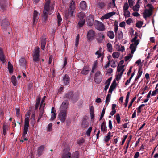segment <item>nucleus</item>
<instances>
[{
	"mask_svg": "<svg viewBox=\"0 0 158 158\" xmlns=\"http://www.w3.org/2000/svg\"><path fill=\"white\" fill-rule=\"evenodd\" d=\"M46 1L42 16L43 20L44 21H46L48 15L52 13L54 9L53 5L50 3V0H46Z\"/></svg>",
	"mask_w": 158,
	"mask_h": 158,
	"instance_id": "nucleus-1",
	"label": "nucleus"
},
{
	"mask_svg": "<svg viewBox=\"0 0 158 158\" xmlns=\"http://www.w3.org/2000/svg\"><path fill=\"white\" fill-rule=\"evenodd\" d=\"M75 1L72 0L70 2L68 11L65 12V16L67 19H68L69 18L75 15Z\"/></svg>",
	"mask_w": 158,
	"mask_h": 158,
	"instance_id": "nucleus-2",
	"label": "nucleus"
},
{
	"mask_svg": "<svg viewBox=\"0 0 158 158\" xmlns=\"http://www.w3.org/2000/svg\"><path fill=\"white\" fill-rule=\"evenodd\" d=\"M138 37V36L137 35H135V36L131 40V42L133 43L131 44L130 48L132 54H133L136 51L137 46L139 43V41L137 39Z\"/></svg>",
	"mask_w": 158,
	"mask_h": 158,
	"instance_id": "nucleus-3",
	"label": "nucleus"
},
{
	"mask_svg": "<svg viewBox=\"0 0 158 158\" xmlns=\"http://www.w3.org/2000/svg\"><path fill=\"white\" fill-rule=\"evenodd\" d=\"M40 49L38 47H35L33 52L32 56L34 61L37 62L39 60V57L40 56Z\"/></svg>",
	"mask_w": 158,
	"mask_h": 158,
	"instance_id": "nucleus-4",
	"label": "nucleus"
},
{
	"mask_svg": "<svg viewBox=\"0 0 158 158\" xmlns=\"http://www.w3.org/2000/svg\"><path fill=\"white\" fill-rule=\"evenodd\" d=\"M29 119L28 117H26L25 120V124L24 127L23 132V137H24L27 134L28 131V127L29 126Z\"/></svg>",
	"mask_w": 158,
	"mask_h": 158,
	"instance_id": "nucleus-5",
	"label": "nucleus"
},
{
	"mask_svg": "<svg viewBox=\"0 0 158 158\" xmlns=\"http://www.w3.org/2000/svg\"><path fill=\"white\" fill-rule=\"evenodd\" d=\"M95 25L96 28L100 31H103L105 29L104 24L101 22L96 21Z\"/></svg>",
	"mask_w": 158,
	"mask_h": 158,
	"instance_id": "nucleus-6",
	"label": "nucleus"
},
{
	"mask_svg": "<svg viewBox=\"0 0 158 158\" xmlns=\"http://www.w3.org/2000/svg\"><path fill=\"white\" fill-rule=\"evenodd\" d=\"M67 112L60 111L58 115L59 119L61 122H64L66 120Z\"/></svg>",
	"mask_w": 158,
	"mask_h": 158,
	"instance_id": "nucleus-7",
	"label": "nucleus"
},
{
	"mask_svg": "<svg viewBox=\"0 0 158 158\" xmlns=\"http://www.w3.org/2000/svg\"><path fill=\"white\" fill-rule=\"evenodd\" d=\"M102 76L100 71H98L95 74L94 80L97 83H99L102 79Z\"/></svg>",
	"mask_w": 158,
	"mask_h": 158,
	"instance_id": "nucleus-8",
	"label": "nucleus"
},
{
	"mask_svg": "<svg viewBox=\"0 0 158 158\" xmlns=\"http://www.w3.org/2000/svg\"><path fill=\"white\" fill-rule=\"evenodd\" d=\"M68 103L67 102H63L60 107V111L67 112Z\"/></svg>",
	"mask_w": 158,
	"mask_h": 158,
	"instance_id": "nucleus-9",
	"label": "nucleus"
},
{
	"mask_svg": "<svg viewBox=\"0 0 158 158\" xmlns=\"http://www.w3.org/2000/svg\"><path fill=\"white\" fill-rule=\"evenodd\" d=\"M115 13L114 12L108 13L104 15L101 18V19L102 20L104 19H107L114 15Z\"/></svg>",
	"mask_w": 158,
	"mask_h": 158,
	"instance_id": "nucleus-10",
	"label": "nucleus"
},
{
	"mask_svg": "<svg viewBox=\"0 0 158 158\" xmlns=\"http://www.w3.org/2000/svg\"><path fill=\"white\" fill-rule=\"evenodd\" d=\"M95 35L94 31L92 30H90L88 31L87 36L88 39L89 40H92Z\"/></svg>",
	"mask_w": 158,
	"mask_h": 158,
	"instance_id": "nucleus-11",
	"label": "nucleus"
},
{
	"mask_svg": "<svg viewBox=\"0 0 158 158\" xmlns=\"http://www.w3.org/2000/svg\"><path fill=\"white\" fill-rule=\"evenodd\" d=\"M46 35H44L41 38V47L43 50H44L45 48L46 43Z\"/></svg>",
	"mask_w": 158,
	"mask_h": 158,
	"instance_id": "nucleus-12",
	"label": "nucleus"
},
{
	"mask_svg": "<svg viewBox=\"0 0 158 158\" xmlns=\"http://www.w3.org/2000/svg\"><path fill=\"white\" fill-rule=\"evenodd\" d=\"M152 11L146 9L143 13V15L144 18L146 19L147 18L150 17L152 14Z\"/></svg>",
	"mask_w": 158,
	"mask_h": 158,
	"instance_id": "nucleus-13",
	"label": "nucleus"
},
{
	"mask_svg": "<svg viewBox=\"0 0 158 158\" xmlns=\"http://www.w3.org/2000/svg\"><path fill=\"white\" fill-rule=\"evenodd\" d=\"M0 60L3 63H4L6 62L3 49L1 47H0Z\"/></svg>",
	"mask_w": 158,
	"mask_h": 158,
	"instance_id": "nucleus-14",
	"label": "nucleus"
},
{
	"mask_svg": "<svg viewBox=\"0 0 158 158\" xmlns=\"http://www.w3.org/2000/svg\"><path fill=\"white\" fill-rule=\"evenodd\" d=\"M33 24H35L37 22L39 16V14L36 10L34 11L33 13Z\"/></svg>",
	"mask_w": 158,
	"mask_h": 158,
	"instance_id": "nucleus-15",
	"label": "nucleus"
},
{
	"mask_svg": "<svg viewBox=\"0 0 158 158\" xmlns=\"http://www.w3.org/2000/svg\"><path fill=\"white\" fill-rule=\"evenodd\" d=\"M86 21L88 25L89 26H92L94 23V20L93 16L92 15H90L87 18Z\"/></svg>",
	"mask_w": 158,
	"mask_h": 158,
	"instance_id": "nucleus-16",
	"label": "nucleus"
},
{
	"mask_svg": "<svg viewBox=\"0 0 158 158\" xmlns=\"http://www.w3.org/2000/svg\"><path fill=\"white\" fill-rule=\"evenodd\" d=\"M41 103L40 106V107L39 110L40 111V113L39 114V117L38 120L40 119L42 117L44 109L45 106V104L43 103L42 106H41Z\"/></svg>",
	"mask_w": 158,
	"mask_h": 158,
	"instance_id": "nucleus-17",
	"label": "nucleus"
},
{
	"mask_svg": "<svg viewBox=\"0 0 158 158\" xmlns=\"http://www.w3.org/2000/svg\"><path fill=\"white\" fill-rule=\"evenodd\" d=\"M56 110H54V107H52L51 109V118H50L51 120H54L56 118Z\"/></svg>",
	"mask_w": 158,
	"mask_h": 158,
	"instance_id": "nucleus-18",
	"label": "nucleus"
},
{
	"mask_svg": "<svg viewBox=\"0 0 158 158\" xmlns=\"http://www.w3.org/2000/svg\"><path fill=\"white\" fill-rule=\"evenodd\" d=\"M109 63L110 65V66L113 68H115L116 67L117 65V61L114 59H112L111 60H109Z\"/></svg>",
	"mask_w": 158,
	"mask_h": 158,
	"instance_id": "nucleus-19",
	"label": "nucleus"
},
{
	"mask_svg": "<svg viewBox=\"0 0 158 158\" xmlns=\"http://www.w3.org/2000/svg\"><path fill=\"white\" fill-rule=\"evenodd\" d=\"M70 81V78L67 75H65L63 77V81L65 85H68Z\"/></svg>",
	"mask_w": 158,
	"mask_h": 158,
	"instance_id": "nucleus-20",
	"label": "nucleus"
},
{
	"mask_svg": "<svg viewBox=\"0 0 158 158\" xmlns=\"http://www.w3.org/2000/svg\"><path fill=\"white\" fill-rule=\"evenodd\" d=\"M115 48L118 51L123 52L125 51V47L123 46L117 44L115 45Z\"/></svg>",
	"mask_w": 158,
	"mask_h": 158,
	"instance_id": "nucleus-21",
	"label": "nucleus"
},
{
	"mask_svg": "<svg viewBox=\"0 0 158 158\" xmlns=\"http://www.w3.org/2000/svg\"><path fill=\"white\" fill-rule=\"evenodd\" d=\"M80 8L82 10H85L87 8L86 2L84 1H81L80 4Z\"/></svg>",
	"mask_w": 158,
	"mask_h": 158,
	"instance_id": "nucleus-22",
	"label": "nucleus"
},
{
	"mask_svg": "<svg viewBox=\"0 0 158 158\" xmlns=\"http://www.w3.org/2000/svg\"><path fill=\"white\" fill-rule=\"evenodd\" d=\"M124 65H121L119 66L118 65L117 68V72L118 73H119L123 74V72L124 70Z\"/></svg>",
	"mask_w": 158,
	"mask_h": 158,
	"instance_id": "nucleus-23",
	"label": "nucleus"
},
{
	"mask_svg": "<svg viewBox=\"0 0 158 158\" xmlns=\"http://www.w3.org/2000/svg\"><path fill=\"white\" fill-rule=\"evenodd\" d=\"M20 64L24 68L26 67V61L25 59L23 58H21L19 60Z\"/></svg>",
	"mask_w": 158,
	"mask_h": 158,
	"instance_id": "nucleus-24",
	"label": "nucleus"
},
{
	"mask_svg": "<svg viewBox=\"0 0 158 158\" xmlns=\"http://www.w3.org/2000/svg\"><path fill=\"white\" fill-rule=\"evenodd\" d=\"M95 55H97V58H98L101 57H102L103 56L102 53V48L100 47L99 49L95 53Z\"/></svg>",
	"mask_w": 158,
	"mask_h": 158,
	"instance_id": "nucleus-25",
	"label": "nucleus"
},
{
	"mask_svg": "<svg viewBox=\"0 0 158 158\" xmlns=\"http://www.w3.org/2000/svg\"><path fill=\"white\" fill-rule=\"evenodd\" d=\"M101 131L103 132H106L107 131V127L104 122H103L101 127Z\"/></svg>",
	"mask_w": 158,
	"mask_h": 158,
	"instance_id": "nucleus-26",
	"label": "nucleus"
},
{
	"mask_svg": "<svg viewBox=\"0 0 158 158\" xmlns=\"http://www.w3.org/2000/svg\"><path fill=\"white\" fill-rule=\"evenodd\" d=\"M71 154L70 152H64L61 158H70Z\"/></svg>",
	"mask_w": 158,
	"mask_h": 158,
	"instance_id": "nucleus-27",
	"label": "nucleus"
},
{
	"mask_svg": "<svg viewBox=\"0 0 158 158\" xmlns=\"http://www.w3.org/2000/svg\"><path fill=\"white\" fill-rule=\"evenodd\" d=\"M96 6L98 8L102 9L104 8L105 4L104 2H98L96 4Z\"/></svg>",
	"mask_w": 158,
	"mask_h": 158,
	"instance_id": "nucleus-28",
	"label": "nucleus"
},
{
	"mask_svg": "<svg viewBox=\"0 0 158 158\" xmlns=\"http://www.w3.org/2000/svg\"><path fill=\"white\" fill-rule=\"evenodd\" d=\"M111 133L110 132H109L106 135V136H105L104 137V141L106 142H107L109 141V140L110 139V137H111Z\"/></svg>",
	"mask_w": 158,
	"mask_h": 158,
	"instance_id": "nucleus-29",
	"label": "nucleus"
},
{
	"mask_svg": "<svg viewBox=\"0 0 158 158\" xmlns=\"http://www.w3.org/2000/svg\"><path fill=\"white\" fill-rule=\"evenodd\" d=\"M11 81L14 85L15 86L16 85L17 81L16 79V77L14 76H12L11 78Z\"/></svg>",
	"mask_w": 158,
	"mask_h": 158,
	"instance_id": "nucleus-30",
	"label": "nucleus"
},
{
	"mask_svg": "<svg viewBox=\"0 0 158 158\" xmlns=\"http://www.w3.org/2000/svg\"><path fill=\"white\" fill-rule=\"evenodd\" d=\"M78 20L85 19V14L83 12H80L78 14Z\"/></svg>",
	"mask_w": 158,
	"mask_h": 158,
	"instance_id": "nucleus-31",
	"label": "nucleus"
},
{
	"mask_svg": "<svg viewBox=\"0 0 158 158\" xmlns=\"http://www.w3.org/2000/svg\"><path fill=\"white\" fill-rule=\"evenodd\" d=\"M97 64L98 62L97 60H96L93 63L92 70V72L94 73V71L97 69Z\"/></svg>",
	"mask_w": 158,
	"mask_h": 158,
	"instance_id": "nucleus-32",
	"label": "nucleus"
},
{
	"mask_svg": "<svg viewBox=\"0 0 158 158\" xmlns=\"http://www.w3.org/2000/svg\"><path fill=\"white\" fill-rule=\"evenodd\" d=\"M114 82H115V81L113 82V83L110 86L109 90V92L110 93H112L113 91L114 90L115 87V84L114 83Z\"/></svg>",
	"mask_w": 158,
	"mask_h": 158,
	"instance_id": "nucleus-33",
	"label": "nucleus"
},
{
	"mask_svg": "<svg viewBox=\"0 0 158 158\" xmlns=\"http://www.w3.org/2000/svg\"><path fill=\"white\" fill-rule=\"evenodd\" d=\"M107 35L111 39H112L114 37V34L113 31H109L108 32Z\"/></svg>",
	"mask_w": 158,
	"mask_h": 158,
	"instance_id": "nucleus-34",
	"label": "nucleus"
},
{
	"mask_svg": "<svg viewBox=\"0 0 158 158\" xmlns=\"http://www.w3.org/2000/svg\"><path fill=\"white\" fill-rule=\"evenodd\" d=\"M57 21L58 26L60 25L62 22V19L59 13L58 14L57 16Z\"/></svg>",
	"mask_w": 158,
	"mask_h": 158,
	"instance_id": "nucleus-35",
	"label": "nucleus"
},
{
	"mask_svg": "<svg viewBox=\"0 0 158 158\" xmlns=\"http://www.w3.org/2000/svg\"><path fill=\"white\" fill-rule=\"evenodd\" d=\"M110 79H108L105 83L106 85L104 88V90H107L110 84Z\"/></svg>",
	"mask_w": 158,
	"mask_h": 158,
	"instance_id": "nucleus-36",
	"label": "nucleus"
},
{
	"mask_svg": "<svg viewBox=\"0 0 158 158\" xmlns=\"http://www.w3.org/2000/svg\"><path fill=\"white\" fill-rule=\"evenodd\" d=\"M120 56V53L117 52H113L112 54V56L114 58H118Z\"/></svg>",
	"mask_w": 158,
	"mask_h": 158,
	"instance_id": "nucleus-37",
	"label": "nucleus"
},
{
	"mask_svg": "<svg viewBox=\"0 0 158 158\" xmlns=\"http://www.w3.org/2000/svg\"><path fill=\"white\" fill-rule=\"evenodd\" d=\"M8 69L9 70V73H11L13 71V67L12 65L10 62H8Z\"/></svg>",
	"mask_w": 158,
	"mask_h": 158,
	"instance_id": "nucleus-38",
	"label": "nucleus"
},
{
	"mask_svg": "<svg viewBox=\"0 0 158 158\" xmlns=\"http://www.w3.org/2000/svg\"><path fill=\"white\" fill-rule=\"evenodd\" d=\"M139 8L140 5L138 3H137L136 5L133 7L132 9L134 11H137L139 10Z\"/></svg>",
	"mask_w": 158,
	"mask_h": 158,
	"instance_id": "nucleus-39",
	"label": "nucleus"
},
{
	"mask_svg": "<svg viewBox=\"0 0 158 158\" xmlns=\"http://www.w3.org/2000/svg\"><path fill=\"white\" fill-rule=\"evenodd\" d=\"M104 38V35L102 34H100L99 35L98 40L99 42L101 43Z\"/></svg>",
	"mask_w": 158,
	"mask_h": 158,
	"instance_id": "nucleus-40",
	"label": "nucleus"
},
{
	"mask_svg": "<svg viewBox=\"0 0 158 158\" xmlns=\"http://www.w3.org/2000/svg\"><path fill=\"white\" fill-rule=\"evenodd\" d=\"M78 25L79 27H82L84 25L85 22V19H82L81 20H78Z\"/></svg>",
	"mask_w": 158,
	"mask_h": 158,
	"instance_id": "nucleus-41",
	"label": "nucleus"
},
{
	"mask_svg": "<svg viewBox=\"0 0 158 158\" xmlns=\"http://www.w3.org/2000/svg\"><path fill=\"white\" fill-rule=\"evenodd\" d=\"M107 47L108 51L110 52L112 51V47L110 43H108L107 44Z\"/></svg>",
	"mask_w": 158,
	"mask_h": 158,
	"instance_id": "nucleus-42",
	"label": "nucleus"
},
{
	"mask_svg": "<svg viewBox=\"0 0 158 158\" xmlns=\"http://www.w3.org/2000/svg\"><path fill=\"white\" fill-rule=\"evenodd\" d=\"M8 126L6 125H3V135L5 136L6 135V131L8 130Z\"/></svg>",
	"mask_w": 158,
	"mask_h": 158,
	"instance_id": "nucleus-43",
	"label": "nucleus"
},
{
	"mask_svg": "<svg viewBox=\"0 0 158 158\" xmlns=\"http://www.w3.org/2000/svg\"><path fill=\"white\" fill-rule=\"evenodd\" d=\"M79 157V152L77 151L74 153L71 157V158H78Z\"/></svg>",
	"mask_w": 158,
	"mask_h": 158,
	"instance_id": "nucleus-44",
	"label": "nucleus"
},
{
	"mask_svg": "<svg viewBox=\"0 0 158 158\" xmlns=\"http://www.w3.org/2000/svg\"><path fill=\"white\" fill-rule=\"evenodd\" d=\"M117 36L119 39H122L123 37V35L122 32L121 31H119L118 32Z\"/></svg>",
	"mask_w": 158,
	"mask_h": 158,
	"instance_id": "nucleus-45",
	"label": "nucleus"
},
{
	"mask_svg": "<svg viewBox=\"0 0 158 158\" xmlns=\"http://www.w3.org/2000/svg\"><path fill=\"white\" fill-rule=\"evenodd\" d=\"M133 56V55L129 54L127 56L125 57L124 60L125 61H127L129 59L131 58Z\"/></svg>",
	"mask_w": 158,
	"mask_h": 158,
	"instance_id": "nucleus-46",
	"label": "nucleus"
},
{
	"mask_svg": "<svg viewBox=\"0 0 158 158\" xmlns=\"http://www.w3.org/2000/svg\"><path fill=\"white\" fill-rule=\"evenodd\" d=\"M31 120V124L33 126L35 124V115L34 114L32 115Z\"/></svg>",
	"mask_w": 158,
	"mask_h": 158,
	"instance_id": "nucleus-47",
	"label": "nucleus"
},
{
	"mask_svg": "<svg viewBox=\"0 0 158 158\" xmlns=\"http://www.w3.org/2000/svg\"><path fill=\"white\" fill-rule=\"evenodd\" d=\"M124 15L125 17H128L130 16V12L128 10L123 11Z\"/></svg>",
	"mask_w": 158,
	"mask_h": 158,
	"instance_id": "nucleus-48",
	"label": "nucleus"
},
{
	"mask_svg": "<svg viewBox=\"0 0 158 158\" xmlns=\"http://www.w3.org/2000/svg\"><path fill=\"white\" fill-rule=\"evenodd\" d=\"M129 5L127 3H125L123 6V11L127 10L129 8Z\"/></svg>",
	"mask_w": 158,
	"mask_h": 158,
	"instance_id": "nucleus-49",
	"label": "nucleus"
},
{
	"mask_svg": "<svg viewBox=\"0 0 158 158\" xmlns=\"http://www.w3.org/2000/svg\"><path fill=\"white\" fill-rule=\"evenodd\" d=\"M79 34H78L77 36L76 37L75 40V46L76 47H77L78 46L79 44Z\"/></svg>",
	"mask_w": 158,
	"mask_h": 158,
	"instance_id": "nucleus-50",
	"label": "nucleus"
},
{
	"mask_svg": "<svg viewBox=\"0 0 158 158\" xmlns=\"http://www.w3.org/2000/svg\"><path fill=\"white\" fill-rule=\"evenodd\" d=\"M72 96V93L70 92L68 93L65 95V98H67L68 99H70L71 98Z\"/></svg>",
	"mask_w": 158,
	"mask_h": 158,
	"instance_id": "nucleus-51",
	"label": "nucleus"
},
{
	"mask_svg": "<svg viewBox=\"0 0 158 158\" xmlns=\"http://www.w3.org/2000/svg\"><path fill=\"white\" fill-rule=\"evenodd\" d=\"M89 70H88L86 68H85L82 71L81 73L83 74L86 75L88 73Z\"/></svg>",
	"mask_w": 158,
	"mask_h": 158,
	"instance_id": "nucleus-52",
	"label": "nucleus"
},
{
	"mask_svg": "<svg viewBox=\"0 0 158 158\" xmlns=\"http://www.w3.org/2000/svg\"><path fill=\"white\" fill-rule=\"evenodd\" d=\"M110 94H108L106 98V103L108 104L110 101Z\"/></svg>",
	"mask_w": 158,
	"mask_h": 158,
	"instance_id": "nucleus-53",
	"label": "nucleus"
},
{
	"mask_svg": "<svg viewBox=\"0 0 158 158\" xmlns=\"http://www.w3.org/2000/svg\"><path fill=\"white\" fill-rule=\"evenodd\" d=\"M52 123H50L48 126L47 130L48 131H51L52 130Z\"/></svg>",
	"mask_w": 158,
	"mask_h": 158,
	"instance_id": "nucleus-54",
	"label": "nucleus"
},
{
	"mask_svg": "<svg viewBox=\"0 0 158 158\" xmlns=\"http://www.w3.org/2000/svg\"><path fill=\"white\" fill-rule=\"evenodd\" d=\"M143 24V23L142 21H139L136 24V26L139 28H141Z\"/></svg>",
	"mask_w": 158,
	"mask_h": 158,
	"instance_id": "nucleus-55",
	"label": "nucleus"
},
{
	"mask_svg": "<svg viewBox=\"0 0 158 158\" xmlns=\"http://www.w3.org/2000/svg\"><path fill=\"white\" fill-rule=\"evenodd\" d=\"M44 148V147L43 146H40L38 148V152L39 154L41 153Z\"/></svg>",
	"mask_w": 158,
	"mask_h": 158,
	"instance_id": "nucleus-56",
	"label": "nucleus"
},
{
	"mask_svg": "<svg viewBox=\"0 0 158 158\" xmlns=\"http://www.w3.org/2000/svg\"><path fill=\"white\" fill-rule=\"evenodd\" d=\"M142 70H141L140 68H139V71L138 73V75L137 77V78H139L140 77L142 74ZM136 79H137V78H136Z\"/></svg>",
	"mask_w": 158,
	"mask_h": 158,
	"instance_id": "nucleus-57",
	"label": "nucleus"
},
{
	"mask_svg": "<svg viewBox=\"0 0 158 158\" xmlns=\"http://www.w3.org/2000/svg\"><path fill=\"white\" fill-rule=\"evenodd\" d=\"M92 130V127H90L87 130L86 132V134L87 135L89 136L90 135V134Z\"/></svg>",
	"mask_w": 158,
	"mask_h": 158,
	"instance_id": "nucleus-58",
	"label": "nucleus"
},
{
	"mask_svg": "<svg viewBox=\"0 0 158 158\" xmlns=\"http://www.w3.org/2000/svg\"><path fill=\"white\" fill-rule=\"evenodd\" d=\"M123 74L118 73L116 75L115 79L117 81H119L121 78V77Z\"/></svg>",
	"mask_w": 158,
	"mask_h": 158,
	"instance_id": "nucleus-59",
	"label": "nucleus"
},
{
	"mask_svg": "<svg viewBox=\"0 0 158 158\" xmlns=\"http://www.w3.org/2000/svg\"><path fill=\"white\" fill-rule=\"evenodd\" d=\"M116 120L117 121L118 123L119 124L120 121V117L119 115L118 114L116 115Z\"/></svg>",
	"mask_w": 158,
	"mask_h": 158,
	"instance_id": "nucleus-60",
	"label": "nucleus"
},
{
	"mask_svg": "<svg viewBox=\"0 0 158 158\" xmlns=\"http://www.w3.org/2000/svg\"><path fill=\"white\" fill-rule=\"evenodd\" d=\"M1 26H2V28L5 30V27H7L8 28H10V26L8 24H5L4 23H2L1 24Z\"/></svg>",
	"mask_w": 158,
	"mask_h": 158,
	"instance_id": "nucleus-61",
	"label": "nucleus"
},
{
	"mask_svg": "<svg viewBox=\"0 0 158 158\" xmlns=\"http://www.w3.org/2000/svg\"><path fill=\"white\" fill-rule=\"evenodd\" d=\"M112 2L110 3V6L112 7H114L115 6V0H112Z\"/></svg>",
	"mask_w": 158,
	"mask_h": 158,
	"instance_id": "nucleus-62",
	"label": "nucleus"
},
{
	"mask_svg": "<svg viewBox=\"0 0 158 158\" xmlns=\"http://www.w3.org/2000/svg\"><path fill=\"white\" fill-rule=\"evenodd\" d=\"M105 108H103L102 112V113H101V116H100V119H99L100 120H101V119L103 118V117L104 114H105Z\"/></svg>",
	"mask_w": 158,
	"mask_h": 158,
	"instance_id": "nucleus-63",
	"label": "nucleus"
},
{
	"mask_svg": "<svg viewBox=\"0 0 158 158\" xmlns=\"http://www.w3.org/2000/svg\"><path fill=\"white\" fill-rule=\"evenodd\" d=\"M147 6L148 8H149V9H148V10H150L151 11H152V9L153 8L151 4H148L147 5Z\"/></svg>",
	"mask_w": 158,
	"mask_h": 158,
	"instance_id": "nucleus-64",
	"label": "nucleus"
}]
</instances>
